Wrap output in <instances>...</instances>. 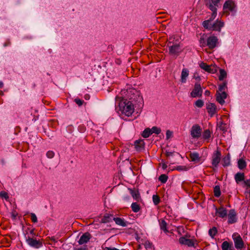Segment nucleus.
Returning a JSON list of instances; mask_svg holds the SVG:
<instances>
[{"mask_svg":"<svg viewBox=\"0 0 250 250\" xmlns=\"http://www.w3.org/2000/svg\"><path fill=\"white\" fill-rule=\"evenodd\" d=\"M221 154L220 151L217 150L215 151L212 156L211 164L212 166L215 167H218L221 160Z\"/></svg>","mask_w":250,"mask_h":250,"instance_id":"nucleus-8","label":"nucleus"},{"mask_svg":"<svg viewBox=\"0 0 250 250\" xmlns=\"http://www.w3.org/2000/svg\"><path fill=\"white\" fill-rule=\"evenodd\" d=\"M205 1L206 6L212 12V13L208 20L203 22V27L208 30L220 31L221 28L224 25V22L217 20L213 23H211L216 17L217 7L220 0H205Z\"/></svg>","mask_w":250,"mask_h":250,"instance_id":"nucleus-1","label":"nucleus"},{"mask_svg":"<svg viewBox=\"0 0 250 250\" xmlns=\"http://www.w3.org/2000/svg\"><path fill=\"white\" fill-rule=\"evenodd\" d=\"M217 232V228L215 227H213L212 229H210L208 231V234L210 236L211 238H214L215 235L216 234Z\"/></svg>","mask_w":250,"mask_h":250,"instance_id":"nucleus-34","label":"nucleus"},{"mask_svg":"<svg viewBox=\"0 0 250 250\" xmlns=\"http://www.w3.org/2000/svg\"><path fill=\"white\" fill-rule=\"evenodd\" d=\"M152 199L155 205H158L160 202V198L157 195H153Z\"/></svg>","mask_w":250,"mask_h":250,"instance_id":"nucleus-39","label":"nucleus"},{"mask_svg":"<svg viewBox=\"0 0 250 250\" xmlns=\"http://www.w3.org/2000/svg\"><path fill=\"white\" fill-rule=\"evenodd\" d=\"M231 247H232V243H230L226 241L222 244L221 248L222 250H229Z\"/></svg>","mask_w":250,"mask_h":250,"instance_id":"nucleus-27","label":"nucleus"},{"mask_svg":"<svg viewBox=\"0 0 250 250\" xmlns=\"http://www.w3.org/2000/svg\"><path fill=\"white\" fill-rule=\"evenodd\" d=\"M229 250H235L233 248V247H231L230 249H229Z\"/></svg>","mask_w":250,"mask_h":250,"instance_id":"nucleus-58","label":"nucleus"},{"mask_svg":"<svg viewBox=\"0 0 250 250\" xmlns=\"http://www.w3.org/2000/svg\"><path fill=\"white\" fill-rule=\"evenodd\" d=\"M113 220L115 221L116 224L125 227L126 226V222L125 221L124 219H122L119 217H114Z\"/></svg>","mask_w":250,"mask_h":250,"instance_id":"nucleus-23","label":"nucleus"},{"mask_svg":"<svg viewBox=\"0 0 250 250\" xmlns=\"http://www.w3.org/2000/svg\"><path fill=\"white\" fill-rule=\"evenodd\" d=\"M227 88V82H225L222 84L219 85L218 91L219 92H222L223 91H225Z\"/></svg>","mask_w":250,"mask_h":250,"instance_id":"nucleus-35","label":"nucleus"},{"mask_svg":"<svg viewBox=\"0 0 250 250\" xmlns=\"http://www.w3.org/2000/svg\"><path fill=\"white\" fill-rule=\"evenodd\" d=\"M174 37L172 36L169 38V41L167 43L169 48V53L171 55H178L181 52V48L179 44H174Z\"/></svg>","mask_w":250,"mask_h":250,"instance_id":"nucleus-3","label":"nucleus"},{"mask_svg":"<svg viewBox=\"0 0 250 250\" xmlns=\"http://www.w3.org/2000/svg\"><path fill=\"white\" fill-rule=\"evenodd\" d=\"M189 71L187 68H184L182 69L181 76V82L182 83H186L187 78L188 76Z\"/></svg>","mask_w":250,"mask_h":250,"instance_id":"nucleus-20","label":"nucleus"},{"mask_svg":"<svg viewBox=\"0 0 250 250\" xmlns=\"http://www.w3.org/2000/svg\"><path fill=\"white\" fill-rule=\"evenodd\" d=\"M232 238L234 243L235 248L237 249H241L244 247V242L239 235L233 234Z\"/></svg>","mask_w":250,"mask_h":250,"instance_id":"nucleus-7","label":"nucleus"},{"mask_svg":"<svg viewBox=\"0 0 250 250\" xmlns=\"http://www.w3.org/2000/svg\"><path fill=\"white\" fill-rule=\"evenodd\" d=\"M199 65L202 69L210 73L213 74L217 71V68L216 67L208 65L204 62H201Z\"/></svg>","mask_w":250,"mask_h":250,"instance_id":"nucleus-11","label":"nucleus"},{"mask_svg":"<svg viewBox=\"0 0 250 250\" xmlns=\"http://www.w3.org/2000/svg\"><path fill=\"white\" fill-rule=\"evenodd\" d=\"M130 193L133 198L136 201H139L141 200V196L138 190L128 188Z\"/></svg>","mask_w":250,"mask_h":250,"instance_id":"nucleus-19","label":"nucleus"},{"mask_svg":"<svg viewBox=\"0 0 250 250\" xmlns=\"http://www.w3.org/2000/svg\"><path fill=\"white\" fill-rule=\"evenodd\" d=\"M200 44L201 46L205 47L207 46V40H206L203 37H201L199 40Z\"/></svg>","mask_w":250,"mask_h":250,"instance_id":"nucleus-42","label":"nucleus"},{"mask_svg":"<svg viewBox=\"0 0 250 250\" xmlns=\"http://www.w3.org/2000/svg\"><path fill=\"white\" fill-rule=\"evenodd\" d=\"M235 180L236 182L238 184L242 181H244L245 175L244 173L238 172L234 176Z\"/></svg>","mask_w":250,"mask_h":250,"instance_id":"nucleus-22","label":"nucleus"},{"mask_svg":"<svg viewBox=\"0 0 250 250\" xmlns=\"http://www.w3.org/2000/svg\"><path fill=\"white\" fill-rule=\"evenodd\" d=\"M55 153L53 151H48L46 153V156L48 158H52L54 156Z\"/></svg>","mask_w":250,"mask_h":250,"instance_id":"nucleus-44","label":"nucleus"},{"mask_svg":"<svg viewBox=\"0 0 250 250\" xmlns=\"http://www.w3.org/2000/svg\"><path fill=\"white\" fill-rule=\"evenodd\" d=\"M183 230V229L182 227H179L178 228V232H180V230Z\"/></svg>","mask_w":250,"mask_h":250,"instance_id":"nucleus-56","label":"nucleus"},{"mask_svg":"<svg viewBox=\"0 0 250 250\" xmlns=\"http://www.w3.org/2000/svg\"><path fill=\"white\" fill-rule=\"evenodd\" d=\"M210 131L209 129H206L204 131L203 134V138L205 139H208L210 137Z\"/></svg>","mask_w":250,"mask_h":250,"instance_id":"nucleus-38","label":"nucleus"},{"mask_svg":"<svg viewBox=\"0 0 250 250\" xmlns=\"http://www.w3.org/2000/svg\"><path fill=\"white\" fill-rule=\"evenodd\" d=\"M168 179V176L166 174H161L159 177V180L163 184H165L167 182Z\"/></svg>","mask_w":250,"mask_h":250,"instance_id":"nucleus-36","label":"nucleus"},{"mask_svg":"<svg viewBox=\"0 0 250 250\" xmlns=\"http://www.w3.org/2000/svg\"><path fill=\"white\" fill-rule=\"evenodd\" d=\"M134 147L136 151H141L144 149L145 143L143 140H138L134 142Z\"/></svg>","mask_w":250,"mask_h":250,"instance_id":"nucleus-17","label":"nucleus"},{"mask_svg":"<svg viewBox=\"0 0 250 250\" xmlns=\"http://www.w3.org/2000/svg\"><path fill=\"white\" fill-rule=\"evenodd\" d=\"M210 93V91H208V90H206V91H205V95L206 96H209Z\"/></svg>","mask_w":250,"mask_h":250,"instance_id":"nucleus-52","label":"nucleus"},{"mask_svg":"<svg viewBox=\"0 0 250 250\" xmlns=\"http://www.w3.org/2000/svg\"><path fill=\"white\" fill-rule=\"evenodd\" d=\"M175 169L178 171H187L188 169V167L185 166H178Z\"/></svg>","mask_w":250,"mask_h":250,"instance_id":"nucleus-41","label":"nucleus"},{"mask_svg":"<svg viewBox=\"0 0 250 250\" xmlns=\"http://www.w3.org/2000/svg\"><path fill=\"white\" fill-rule=\"evenodd\" d=\"M74 250H88V249L86 247L80 248L77 249H75Z\"/></svg>","mask_w":250,"mask_h":250,"instance_id":"nucleus-51","label":"nucleus"},{"mask_svg":"<svg viewBox=\"0 0 250 250\" xmlns=\"http://www.w3.org/2000/svg\"><path fill=\"white\" fill-rule=\"evenodd\" d=\"M151 131L152 132V134L153 133H155L156 134H159L161 132V129L160 128L158 127L157 126H153L151 128H150Z\"/></svg>","mask_w":250,"mask_h":250,"instance_id":"nucleus-37","label":"nucleus"},{"mask_svg":"<svg viewBox=\"0 0 250 250\" xmlns=\"http://www.w3.org/2000/svg\"><path fill=\"white\" fill-rule=\"evenodd\" d=\"M26 242L31 247L36 249L41 248L43 246L42 239L37 238L27 237Z\"/></svg>","mask_w":250,"mask_h":250,"instance_id":"nucleus-4","label":"nucleus"},{"mask_svg":"<svg viewBox=\"0 0 250 250\" xmlns=\"http://www.w3.org/2000/svg\"><path fill=\"white\" fill-rule=\"evenodd\" d=\"M138 98L140 99V100H142L141 98H140L139 96L138 97Z\"/></svg>","mask_w":250,"mask_h":250,"instance_id":"nucleus-60","label":"nucleus"},{"mask_svg":"<svg viewBox=\"0 0 250 250\" xmlns=\"http://www.w3.org/2000/svg\"><path fill=\"white\" fill-rule=\"evenodd\" d=\"M3 87V83L2 82L0 81V88H2Z\"/></svg>","mask_w":250,"mask_h":250,"instance_id":"nucleus-55","label":"nucleus"},{"mask_svg":"<svg viewBox=\"0 0 250 250\" xmlns=\"http://www.w3.org/2000/svg\"><path fill=\"white\" fill-rule=\"evenodd\" d=\"M230 160L229 154H228L227 156H225L223 159L222 165L224 167H228L230 165Z\"/></svg>","mask_w":250,"mask_h":250,"instance_id":"nucleus-26","label":"nucleus"},{"mask_svg":"<svg viewBox=\"0 0 250 250\" xmlns=\"http://www.w3.org/2000/svg\"><path fill=\"white\" fill-rule=\"evenodd\" d=\"M214 195L216 197H219L221 195V191L220 187L219 186H216L214 188Z\"/></svg>","mask_w":250,"mask_h":250,"instance_id":"nucleus-33","label":"nucleus"},{"mask_svg":"<svg viewBox=\"0 0 250 250\" xmlns=\"http://www.w3.org/2000/svg\"><path fill=\"white\" fill-rule=\"evenodd\" d=\"M167 167V166L166 164H163L162 165V167L163 169H166Z\"/></svg>","mask_w":250,"mask_h":250,"instance_id":"nucleus-54","label":"nucleus"},{"mask_svg":"<svg viewBox=\"0 0 250 250\" xmlns=\"http://www.w3.org/2000/svg\"><path fill=\"white\" fill-rule=\"evenodd\" d=\"M218 42V39L214 36H210L207 39V44L210 49L214 48Z\"/></svg>","mask_w":250,"mask_h":250,"instance_id":"nucleus-9","label":"nucleus"},{"mask_svg":"<svg viewBox=\"0 0 250 250\" xmlns=\"http://www.w3.org/2000/svg\"><path fill=\"white\" fill-rule=\"evenodd\" d=\"M134 90L127 91V98L129 100H125L123 102L120 104V109L123 114L127 117L130 116L134 111V103L135 96L134 94Z\"/></svg>","mask_w":250,"mask_h":250,"instance_id":"nucleus-2","label":"nucleus"},{"mask_svg":"<svg viewBox=\"0 0 250 250\" xmlns=\"http://www.w3.org/2000/svg\"><path fill=\"white\" fill-rule=\"evenodd\" d=\"M237 222L236 213L234 209H230L228 214V223L233 224Z\"/></svg>","mask_w":250,"mask_h":250,"instance_id":"nucleus-14","label":"nucleus"},{"mask_svg":"<svg viewBox=\"0 0 250 250\" xmlns=\"http://www.w3.org/2000/svg\"><path fill=\"white\" fill-rule=\"evenodd\" d=\"M173 154V152H167L166 153V156L167 157H169L170 156H172Z\"/></svg>","mask_w":250,"mask_h":250,"instance_id":"nucleus-50","label":"nucleus"},{"mask_svg":"<svg viewBox=\"0 0 250 250\" xmlns=\"http://www.w3.org/2000/svg\"><path fill=\"white\" fill-rule=\"evenodd\" d=\"M30 215L32 221L33 223H37L38 221V219L36 214L34 213H31Z\"/></svg>","mask_w":250,"mask_h":250,"instance_id":"nucleus-43","label":"nucleus"},{"mask_svg":"<svg viewBox=\"0 0 250 250\" xmlns=\"http://www.w3.org/2000/svg\"><path fill=\"white\" fill-rule=\"evenodd\" d=\"M1 194H2V193H1ZM2 195H3V196H4V197H5V195H6V193H5V192H4V193H2Z\"/></svg>","mask_w":250,"mask_h":250,"instance_id":"nucleus-57","label":"nucleus"},{"mask_svg":"<svg viewBox=\"0 0 250 250\" xmlns=\"http://www.w3.org/2000/svg\"><path fill=\"white\" fill-rule=\"evenodd\" d=\"M91 238V234L89 232H85L81 236L78 242L80 245H83L88 242Z\"/></svg>","mask_w":250,"mask_h":250,"instance_id":"nucleus-15","label":"nucleus"},{"mask_svg":"<svg viewBox=\"0 0 250 250\" xmlns=\"http://www.w3.org/2000/svg\"><path fill=\"white\" fill-rule=\"evenodd\" d=\"M244 184L248 187H250V179L244 181Z\"/></svg>","mask_w":250,"mask_h":250,"instance_id":"nucleus-48","label":"nucleus"},{"mask_svg":"<svg viewBox=\"0 0 250 250\" xmlns=\"http://www.w3.org/2000/svg\"><path fill=\"white\" fill-rule=\"evenodd\" d=\"M103 250H120L117 248H109V247H104L103 248Z\"/></svg>","mask_w":250,"mask_h":250,"instance_id":"nucleus-47","label":"nucleus"},{"mask_svg":"<svg viewBox=\"0 0 250 250\" xmlns=\"http://www.w3.org/2000/svg\"><path fill=\"white\" fill-rule=\"evenodd\" d=\"M202 129L198 125H193L190 130V134L193 138H198L201 135Z\"/></svg>","mask_w":250,"mask_h":250,"instance_id":"nucleus-6","label":"nucleus"},{"mask_svg":"<svg viewBox=\"0 0 250 250\" xmlns=\"http://www.w3.org/2000/svg\"><path fill=\"white\" fill-rule=\"evenodd\" d=\"M223 125V123H221V125L220 126V129H221V130H222V131H226L227 130H226V128L224 126H222V125Z\"/></svg>","mask_w":250,"mask_h":250,"instance_id":"nucleus-49","label":"nucleus"},{"mask_svg":"<svg viewBox=\"0 0 250 250\" xmlns=\"http://www.w3.org/2000/svg\"><path fill=\"white\" fill-rule=\"evenodd\" d=\"M206 108L209 115L212 117L217 112V109L216 105L211 103H208L206 104Z\"/></svg>","mask_w":250,"mask_h":250,"instance_id":"nucleus-10","label":"nucleus"},{"mask_svg":"<svg viewBox=\"0 0 250 250\" xmlns=\"http://www.w3.org/2000/svg\"><path fill=\"white\" fill-rule=\"evenodd\" d=\"M152 134L150 128H146L142 132V136L145 138L149 137Z\"/></svg>","mask_w":250,"mask_h":250,"instance_id":"nucleus-28","label":"nucleus"},{"mask_svg":"<svg viewBox=\"0 0 250 250\" xmlns=\"http://www.w3.org/2000/svg\"><path fill=\"white\" fill-rule=\"evenodd\" d=\"M112 215L109 214L105 215L104 217L102 219L101 222L103 223H106L110 222L111 221V217Z\"/></svg>","mask_w":250,"mask_h":250,"instance_id":"nucleus-31","label":"nucleus"},{"mask_svg":"<svg viewBox=\"0 0 250 250\" xmlns=\"http://www.w3.org/2000/svg\"><path fill=\"white\" fill-rule=\"evenodd\" d=\"M236 4L235 2L232 0L226 1L223 5V9L224 10L228 9L231 12L236 11Z\"/></svg>","mask_w":250,"mask_h":250,"instance_id":"nucleus-12","label":"nucleus"},{"mask_svg":"<svg viewBox=\"0 0 250 250\" xmlns=\"http://www.w3.org/2000/svg\"><path fill=\"white\" fill-rule=\"evenodd\" d=\"M203 90L201 85L198 83H196L194 84V88L190 93L191 97H201L202 96Z\"/></svg>","mask_w":250,"mask_h":250,"instance_id":"nucleus-5","label":"nucleus"},{"mask_svg":"<svg viewBox=\"0 0 250 250\" xmlns=\"http://www.w3.org/2000/svg\"><path fill=\"white\" fill-rule=\"evenodd\" d=\"M172 135V132L170 131L169 130H167L166 132V137L167 139H168L170 138Z\"/></svg>","mask_w":250,"mask_h":250,"instance_id":"nucleus-46","label":"nucleus"},{"mask_svg":"<svg viewBox=\"0 0 250 250\" xmlns=\"http://www.w3.org/2000/svg\"><path fill=\"white\" fill-rule=\"evenodd\" d=\"M27 229L29 231V233L25 234L24 237L25 240H27V237L36 238L37 234L34 232V229H30L29 228H28Z\"/></svg>","mask_w":250,"mask_h":250,"instance_id":"nucleus-25","label":"nucleus"},{"mask_svg":"<svg viewBox=\"0 0 250 250\" xmlns=\"http://www.w3.org/2000/svg\"><path fill=\"white\" fill-rule=\"evenodd\" d=\"M159 224L161 230H163L166 233L169 232L167 229V223L164 220H161L160 221Z\"/></svg>","mask_w":250,"mask_h":250,"instance_id":"nucleus-24","label":"nucleus"},{"mask_svg":"<svg viewBox=\"0 0 250 250\" xmlns=\"http://www.w3.org/2000/svg\"><path fill=\"white\" fill-rule=\"evenodd\" d=\"M246 166V162L244 159H240L238 161V167L240 169H244Z\"/></svg>","mask_w":250,"mask_h":250,"instance_id":"nucleus-29","label":"nucleus"},{"mask_svg":"<svg viewBox=\"0 0 250 250\" xmlns=\"http://www.w3.org/2000/svg\"><path fill=\"white\" fill-rule=\"evenodd\" d=\"M220 75L219 76V80L223 81L227 77V72L224 69H220Z\"/></svg>","mask_w":250,"mask_h":250,"instance_id":"nucleus-32","label":"nucleus"},{"mask_svg":"<svg viewBox=\"0 0 250 250\" xmlns=\"http://www.w3.org/2000/svg\"><path fill=\"white\" fill-rule=\"evenodd\" d=\"M216 213L218 214L219 217L224 218L227 216L228 212L227 209L222 207L216 208Z\"/></svg>","mask_w":250,"mask_h":250,"instance_id":"nucleus-18","label":"nucleus"},{"mask_svg":"<svg viewBox=\"0 0 250 250\" xmlns=\"http://www.w3.org/2000/svg\"><path fill=\"white\" fill-rule=\"evenodd\" d=\"M179 243L182 245H187L188 247H194V243L192 239H187L184 237L179 238Z\"/></svg>","mask_w":250,"mask_h":250,"instance_id":"nucleus-16","label":"nucleus"},{"mask_svg":"<svg viewBox=\"0 0 250 250\" xmlns=\"http://www.w3.org/2000/svg\"><path fill=\"white\" fill-rule=\"evenodd\" d=\"M147 246H149V244H147ZM150 247V246H148L147 247Z\"/></svg>","mask_w":250,"mask_h":250,"instance_id":"nucleus-61","label":"nucleus"},{"mask_svg":"<svg viewBox=\"0 0 250 250\" xmlns=\"http://www.w3.org/2000/svg\"><path fill=\"white\" fill-rule=\"evenodd\" d=\"M74 102L79 106H81L83 105V101L80 99H78V98H76L74 100Z\"/></svg>","mask_w":250,"mask_h":250,"instance_id":"nucleus-45","label":"nucleus"},{"mask_svg":"<svg viewBox=\"0 0 250 250\" xmlns=\"http://www.w3.org/2000/svg\"><path fill=\"white\" fill-rule=\"evenodd\" d=\"M148 243L149 244V246H151V244H150V242H148Z\"/></svg>","mask_w":250,"mask_h":250,"instance_id":"nucleus-59","label":"nucleus"},{"mask_svg":"<svg viewBox=\"0 0 250 250\" xmlns=\"http://www.w3.org/2000/svg\"><path fill=\"white\" fill-rule=\"evenodd\" d=\"M216 101L221 104H223L225 103L224 100L226 99L227 97V94L225 91L222 92H217L216 94Z\"/></svg>","mask_w":250,"mask_h":250,"instance_id":"nucleus-13","label":"nucleus"},{"mask_svg":"<svg viewBox=\"0 0 250 250\" xmlns=\"http://www.w3.org/2000/svg\"><path fill=\"white\" fill-rule=\"evenodd\" d=\"M131 208L132 211L135 213L139 212L141 208L139 205L136 202L132 203L131 205Z\"/></svg>","mask_w":250,"mask_h":250,"instance_id":"nucleus-30","label":"nucleus"},{"mask_svg":"<svg viewBox=\"0 0 250 250\" xmlns=\"http://www.w3.org/2000/svg\"><path fill=\"white\" fill-rule=\"evenodd\" d=\"M195 105L199 108H201L203 106L204 103L202 100L199 99L195 103Z\"/></svg>","mask_w":250,"mask_h":250,"instance_id":"nucleus-40","label":"nucleus"},{"mask_svg":"<svg viewBox=\"0 0 250 250\" xmlns=\"http://www.w3.org/2000/svg\"><path fill=\"white\" fill-rule=\"evenodd\" d=\"M190 158L192 162H198L200 161L201 157L197 152H191L189 155Z\"/></svg>","mask_w":250,"mask_h":250,"instance_id":"nucleus-21","label":"nucleus"},{"mask_svg":"<svg viewBox=\"0 0 250 250\" xmlns=\"http://www.w3.org/2000/svg\"><path fill=\"white\" fill-rule=\"evenodd\" d=\"M84 98L85 100H89V98H90V96L88 94H86L85 96H84Z\"/></svg>","mask_w":250,"mask_h":250,"instance_id":"nucleus-53","label":"nucleus"}]
</instances>
